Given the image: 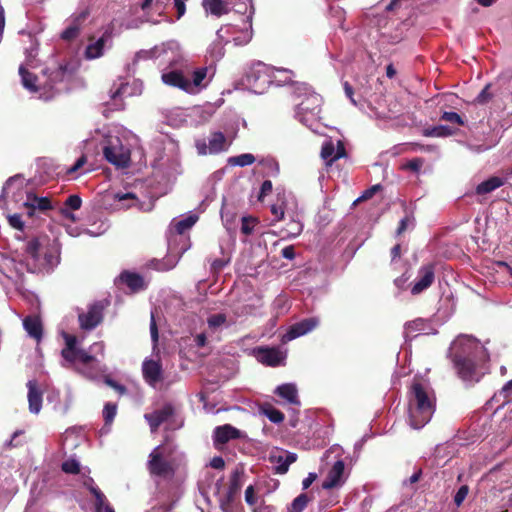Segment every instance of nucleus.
<instances>
[{
  "mask_svg": "<svg viewBox=\"0 0 512 512\" xmlns=\"http://www.w3.org/2000/svg\"><path fill=\"white\" fill-rule=\"evenodd\" d=\"M335 146L332 141H327L323 144L321 149V157L327 160L328 164H332L334 161L331 158L335 155Z\"/></svg>",
  "mask_w": 512,
  "mask_h": 512,
  "instance_id": "nucleus-44",
  "label": "nucleus"
},
{
  "mask_svg": "<svg viewBox=\"0 0 512 512\" xmlns=\"http://www.w3.org/2000/svg\"><path fill=\"white\" fill-rule=\"evenodd\" d=\"M454 367L463 380L471 379L475 372V362L470 356L455 354L453 358Z\"/></svg>",
  "mask_w": 512,
  "mask_h": 512,
  "instance_id": "nucleus-18",
  "label": "nucleus"
},
{
  "mask_svg": "<svg viewBox=\"0 0 512 512\" xmlns=\"http://www.w3.org/2000/svg\"><path fill=\"white\" fill-rule=\"evenodd\" d=\"M410 416L414 428H421L428 423L435 411V397L428 387L414 380L409 390Z\"/></svg>",
  "mask_w": 512,
  "mask_h": 512,
  "instance_id": "nucleus-1",
  "label": "nucleus"
},
{
  "mask_svg": "<svg viewBox=\"0 0 512 512\" xmlns=\"http://www.w3.org/2000/svg\"><path fill=\"white\" fill-rule=\"evenodd\" d=\"M402 40V38L399 37L398 34H382L381 39L378 41L380 45V50L388 52L386 49V44H396L399 43Z\"/></svg>",
  "mask_w": 512,
  "mask_h": 512,
  "instance_id": "nucleus-45",
  "label": "nucleus"
},
{
  "mask_svg": "<svg viewBox=\"0 0 512 512\" xmlns=\"http://www.w3.org/2000/svg\"><path fill=\"white\" fill-rule=\"evenodd\" d=\"M255 353L260 363L271 367L279 366L285 359V354L277 347H258Z\"/></svg>",
  "mask_w": 512,
  "mask_h": 512,
  "instance_id": "nucleus-10",
  "label": "nucleus"
},
{
  "mask_svg": "<svg viewBox=\"0 0 512 512\" xmlns=\"http://www.w3.org/2000/svg\"><path fill=\"white\" fill-rule=\"evenodd\" d=\"M425 328V320L422 319V318H417L415 320H412V321H409L405 324V337L406 338H412V337H415L416 332H420L422 330H424Z\"/></svg>",
  "mask_w": 512,
  "mask_h": 512,
  "instance_id": "nucleus-36",
  "label": "nucleus"
},
{
  "mask_svg": "<svg viewBox=\"0 0 512 512\" xmlns=\"http://www.w3.org/2000/svg\"><path fill=\"white\" fill-rule=\"evenodd\" d=\"M142 374L147 384L156 387L163 380L162 364L153 359H145L142 363Z\"/></svg>",
  "mask_w": 512,
  "mask_h": 512,
  "instance_id": "nucleus-11",
  "label": "nucleus"
},
{
  "mask_svg": "<svg viewBox=\"0 0 512 512\" xmlns=\"http://www.w3.org/2000/svg\"><path fill=\"white\" fill-rule=\"evenodd\" d=\"M469 492V487L467 485H462L456 492L454 496V503L459 507L464 502Z\"/></svg>",
  "mask_w": 512,
  "mask_h": 512,
  "instance_id": "nucleus-53",
  "label": "nucleus"
},
{
  "mask_svg": "<svg viewBox=\"0 0 512 512\" xmlns=\"http://www.w3.org/2000/svg\"><path fill=\"white\" fill-rule=\"evenodd\" d=\"M245 501L249 505H254L256 502L255 491L252 485L248 486L245 490Z\"/></svg>",
  "mask_w": 512,
  "mask_h": 512,
  "instance_id": "nucleus-63",
  "label": "nucleus"
},
{
  "mask_svg": "<svg viewBox=\"0 0 512 512\" xmlns=\"http://www.w3.org/2000/svg\"><path fill=\"white\" fill-rule=\"evenodd\" d=\"M28 388V402L29 410L31 413L37 414L40 412L42 407V392L38 388V384L35 380H29L27 383Z\"/></svg>",
  "mask_w": 512,
  "mask_h": 512,
  "instance_id": "nucleus-21",
  "label": "nucleus"
},
{
  "mask_svg": "<svg viewBox=\"0 0 512 512\" xmlns=\"http://www.w3.org/2000/svg\"><path fill=\"white\" fill-rule=\"evenodd\" d=\"M75 72L76 66L70 62L61 63L53 69H47L46 74L50 88H53L58 83L71 81Z\"/></svg>",
  "mask_w": 512,
  "mask_h": 512,
  "instance_id": "nucleus-8",
  "label": "nucleus"
},
{
  "mask_svg": "<svg viewBox=\"0 0 512 512\" xmlns=\"http://www.w3.org/2000/svg\"><path fill=\"white\" fill-rule=\"evenodd\" d=\"M312 500L313 496L308 493H301L288 506L287 512H303Z\"/></svg>",
  "mask_w": 512,
  "mask_h": 512,
  "instance_id": "nucleus-31",
  "label": "nucleus"
},
{
  "mask_svg": "<svg viewBox=\"0 0 512 512\" xmlns=\"http://www.w3.org/2000/svg\"><path fill=\"white\" fill-rule=\"evenodd\" d=\"M274 71L289 74L290 76L286 77L285 81H291V76H293L292 70L272 67L260 61L253 63L249 68V71L246 74V81L255 89L259 88L267 83H270V79Z\"/></svg>",
  "mask_w": 512,
  "mask_h": 512,
  "instance_id": "nucleus-4",
  "label": "nucleus"
},
{
  "mask_svg": "<svg viewBox=\"0 0 512 512\" xmlns=\"http://www.w3.org/2000/svg\"><path fill=\"white\" fill-rule=\"evenodd\" d=\"M435 280V266L426 264L418 271V277L411 288L412 295H418L428 289Z\"/></svg>",
  "mask_w": 512,
  "mask_h": 512,
  "instance_id": "nucleus-9",
  "label": "nucleus"
},
{
  "mask_svg": "<svg viewBox=\"0 0 512 512\" xmlns=\"http://www.w3.org/2000/svg\"><path fill=\"white\" fill-rule=\"evenodd\" d=\"M303 231V224L299 220L291 219L286 227L282 229V233L289 238H295Z\"/></svg>",
  "mask_w": 512,
  "mask_h": 512,
  "instance_id": "nucleus-37",
  "label": "nucleus"
},
{
  "mask_svg": "<svg viewBox=\"0 0 512 512\" xmlns=\"http://www.w3.org/2000/svg\"><path fill=\"white\" fill-rule=\"evenodd\" d=\"M147 469L152 477L163 480H171L176 472L173 463L164 458L161 446H157L149 454Z\"/></svg>",
  "mask_w": 512,
  "mask_h": 512,
  "instance_id": "nucleus-5",
  "label": "nucleus"
},
{
  "mask_svg": "<svg viewBox=\"0 0 512 512\" xmlns=\"http://www.w3.org/2000/svg\"><path fill=\"white\" fill-rule=\"evenodd\" d=\"M87 162V157L85 155H82L81 157H79L76 162L71 166L69 167L67 170H66V174L67 175H73L74 173H76L80 168H82Z\"/></svg>",
  "mask_w": 512,
  "mask_h": 512,
  "instance_id": "nucleus-56",
  "label": "nucleus"
},
{
  "mask_svg": "<svg viewBox=\"0 0 512 512\" xmlns=\"http://www.w3.org/2000/svg\"><path fill=\"white\" fill-rule=\"evenodd\" d=\"M206 76H207V68L206 67H201V68L196 69L192 75V82H191L192 88L201 86V84H202L203 80L206 78Z\"/></svg>",
  "mask_w": 512,
  "mask_h": 512,
  "instance_id": "nucleus-49",
  "label": "nucleus"
},
{
  "mask_svg": "<svg viewBox=\"0 0 512 512\" xmlns=\"http://www.w3.org/2000/svg\"><path fill=\"white\" fill-rule=\"evenodd\" d=\"M144 418L150 426L151 432H156L160 425L166 424L165 429L175 431L183 427L184 418L177 413L172 403H165L160 409L146 413Z\"/></svg>",
  "mask_w": 512,
  "mask_h": 512,
  "instance_id": "nucleus-3",
  "label": "nucleus"
},
{
  "mask_svg": "<svg viewBox=\"0 0 512 512\" xmlns=\"http://www.w3.org/2000/svg\"><path fill=\"white\" fill-rule=\"evenodd\" d=\"M242 432L230 424L218 426L214 430V444H226L230 440L240 439Z\"/></svg>",
  "mask_w": 512,
  "mask_h": 512,
  "instance_id": "nucleus-19",
  "label": "nucleus"
},
{
  "mask_svg": "<svg viewBox=\"0 0 512 512\" xmlns=\"http://www.w3.org/2000/svg\"><path fill=\"white\" fill-rule=\"evenodd\" d=\"M252 39V34H240L233 39L235 46H243L248 44Z\"/></svg>",
  "mask_w": 512,
  "mask_h": 512,
  "instance_id": "nucleus-62",
  "label": "nucleus"
},
{
  "mask_svg": "<svg viewBox=\"0 0 512 512\" xmlns=\"http://www.w3.org/2000/svg\"><path fill=\"white\" fill-rule=\"evenodd\" d=\"M90 12L84 9L72 17L71 23L65 28L63 32H79L83 28V24L87 21Z\"/></svg>",
  "mask_w": 512,
  "mask_h": 512,
  "instance_id": "nucleus-30",
  "label": "nucleus"
},
{
  "mask_svg": "<svg viewBox=\"0 0 512 512\" xmlns=\"http://www.w3.org/2000/svg\"><path fill=\"white\" fill-rule=\"evenodd\" d=\"M227 43H228V41H224V38L222 35L217 34L216 39L212 42V44L210 45L209 50H208L210 53V56L215 60L222 58L225 53L224 46Z\"/></svg>",
  "mask_w": 512,
  "mask_h": 512,
  "instance_id": "nucleus-34",
  "label": "nucleus"
},
{
  "mask_svg": "<svg viewBox=\"0 0 512 512\" xmlns=\"http://www.w3.org/2000/svg\"><path fill=\"white\" fill-rule=\"evenodd\" d=\"M65 347L61 351L63 359L71 364L79 362L83 368L77 367V371L86 377H92L96 358L85 350L77 348V338L74 335L64 334Z\"/></svg>",
  "mask_w": 512,
  "mask_h": 512,
  "instance_id": "nucleus-2",
  "label": "nucleus"
},
{
  "mask_svg": "<svg viewBox=\"0 0 512 512\" xmlns=\"http://www.w3.org/2000/svg\"><path fill=\"white\" fill-rule=\"evenodd\" d=\"M259 411L275 424L282 423L285 419V415L268 402L262 403L259 407Z\"/></svg>",
  "mask_w": 512,
  "mask_h": 512,
  "instance_id": "nucleus-28",
  "label": "nucleus"
},
{
  "mask_svg": "<svg viewBox=\"0 0 512 512\" xmlns=\"http://www.w3.org/2000/svg\"><path fill=\"white\" fill-rule=\"evenodd\" d=\"M127 84H120L119 87L112 92L111 99L113 101V106H115L116 109H121L123 107V100L121 98L122 94L126 91Z\"/></svg>",
  "mask_w": 512,
  "mask_h": 512,
  "instance_id": "nucleus-42",
  "label": "nucleus"
},
{
  "mask_svg": "<svg viewBox=\"0 0 512 512\" xmlns=\"http://www.w3.org/2000/svg\"><path fill=\"white\" fill-rule=\"evenodd\" d=\"M345 470V464L343 460H338L334 463L325 480L322 483V488L329 490L335 487H339L343 484V474Z\"/></svg>",
  "mask_w": 512,
  "mask_h": 512,
  "instance_id": "nucleus-16",
  "label": "nucleus"
},
{
  "mask_svg": "<svg viewBox=\"0 0 512 512\" xmlns=\"http://www.w3.org/2000/svg\"><path fill=\"white\" fill-rule=\"evenodd\" d=\"M117 414V405L115 403L108 402L105 404L103 409V418L105 426H110L114 421Z\"/></svg>",
  "mask_w": 512,
  "mask_h": 512,
  "instance_id": "nucleus-40",
  "label": "nucleus"
},
{
  "mask_svg": "<svg viewBox=\"0 0 512 512\" xmlns=\"http://www.w3.org/2000/svg\"><path fill=\"white\" fill-rule=\"evenodd\" d=\"M281 255L283 258L288 259V260L294 259L295 258L294 246L289 245V246L284 247L281 251Z\"/></svg>",
  "mask_w": 512,
  "mask_h": 512,
  "instance_id": "nucleus-64",
  "label": "nucleus"
},
{
  "mask_svg": "<svg viewBox=\"0 0 512 512\" xmlns=\"http://www.w3.org/2000/svg\"><path fill=\"white\" fill-rule=\"evenodd\" d=\"M82 206V199L77 194H72L63 203V206L59 209V213L68 220L75 221L73 211L79 210Z\"/></svg>",
  "mask_w": 512,
  "mask_h": 512,
  "instance_id": "nucleus-23",
  "label": "nucleus"
},
{
  "mask_svg": "<svg viewBox=\"0 0 512 512\" xmlns=\"http://www.w3.org/2000/svg\"><path fill=\"white\" fill-rule=\"evenodd\" d=\"M319 324V320L316 317L305 318L292 326H290L287 333L283 336L284 341H291L295 338L303 336L312 330H314Z\"/></svg>",
  "mask_w": 512,
  "mask_h": 512,
  "instance_id": "nucleus-12",
  "label": "nucleus"
},
{
  "mask_svg": "<svg viewBox=\"0 0 512 512\" xmlns=\"http://www.w3.org/2000/svg\"><path fill=\"white\" fill-rule=\"evenodd\" d=\"M62 471L67 474H78L80 472V464L75 459H69L62 463Z\"/></svg>",
  "mask_w": 512,
  "mask_h": 512,
  "instance_id": "nucleus-46",
  "label": "nucleus"
},
{
  "mask_svg": "<svg viewBox=\"0 0 512 512\" xmlns=\"http://www.w3.org/2000/svg\"><path fill=\"white\" fill-rule=\"evenodd\" d=\"M256 223V219L253 217H243L242 218V225H241V232L245 235H250L253 232L254 225Z\"/></svg>",
  "mask_w": 512,
  "mask_h": 512,
  "instance_id": "nucleus-51",
  "label": "nucleus"
},
{
  "mask_svg": "<svg viewBox=\"0 0 512 512\" xmlns=\"http://www.w3.org/2000/svg\"><path fill=\"white\" fill-rule=\"evenodd\" d=\"M242 475H243V472L239 471L237 469L230 476L229 486H228V490H227L226 495H225V499L221 500V504H220V507H221V509L224 512H228V506L230 505L231 502H233L236 494L241 489V486H242V483H241Z\"/></svg>",
  "mask_w": 512,
  "mask_h": 512,
  "instance_id": "nucleus-17",
  "label": "nucleus"
},
{
  "mask_svg": "<svg viewBox=\"0 0 512 512\" xmlns=\"http://www.w3.org/2000/svg\"><path fill=\"white\" fill-rule=\"evenodd\" d=\"M503 183L504 182H503L502 178L493 176V177H490L489 179L481 182L476 187V192L479 195L487 194V193H490V192L494 191L495 189L501 187L503 185Z\"/></svg>",
  "mask_w": 512,
  "mask_h": 512,
  "instance_id": "nucleus-29",
  "label": "nucleus"
},
{
  "mask_svg": "<svg viewBox=\"0 0 512 512\" xmlns=\"http://www.w3.org/2000/svg\"><path fill=\"white\" fill-rule=\"evenodd\" d=\"M24 207L27 209L28 217H33L35 211L45 213L54 209V205L49 197H39L34 193H28Z\"/></svg>",
  "mask_w": 512,
  "mask_h": 512,
  "instance_id": "nucleus-14",
  "label": "nucleus"
},
{
  "mask_svg": "<svg viewBox=\"0 0 512 512\" xmlns=\"http://www.w3.org/2000/svg\"><path fill=\"white\" fill-rule=\"evenodd\" d=\"M7 220L12 228L17 229L19 231L24 230V222L22 221V217L20 214L15 213L12 215H8Z\"/></svg>",
  "mask_w": 512,
  "mask_h": 512,
  "instance_id": "nucleus-50",
  "label": "nucleus"
},
{
  "mask_svg": "<svg viewBox=\"0 0 512 512\" xmlns=\"http://www.w3.org/2000/svg\"><path fill=\"white\" fill-rule=\"evenodd\" d=\"M335 151V155L331 158L332 161H337L340 158L346 157V149L342 141L337 142V147L335 148Z\"/></svg>",
  "mask_w": 512,
  "mask_h": 512,
  "instance_id": "nucleus-61",
  "label": "nucleus"
},
{
  "mask_svg": "<svg viewBox=\"0 0 512 512\" xmlns=\"http://www.w3.org/2000/svg\"><path fill=\"white\" fill-rule=\"evenodd\" d=\"M291 89H292L291 93L295 99L300 98V97L304 98V97H306L307 94L311 93L309 91L308 86L304 83H298V82L293 83Z\"/></svg>",
  "mask_w": 512,
  "mask_h": 512,
  "instance_id": "nucleus-48",
  "label": "nucleus"
},
{
  "mask_svg": "<svg viewBox=\"0 0 512 512\" xmlns=\"http://www.w3.org/2000/svg\"><path fill=\"white\" fill-rule=\"evenodd\" d=\"M456 132L457 129L455 128L446 125H439L426 129L424 135L429 137H449L455 135Z\"/></svg>",
  "mask_w": 512,
  "mask_h": 512,
  "instance_id": "nucleus-33",
  "label": "nucleus"
},
{
  "mask_svg": "<svg viewBox=\"0 0 512 512\" xmlns=\"http://www.w3.org/2000/svg\"><path fill=\"white\" fill-rule=\"evenodd\" d=\"M272 188H273V185L270 180L263 181L261 188H260L259 195H258V200L263 201V198L271 193Z\"/></svg>",
  "mask_w": 512,
  "mask_h": 512,
  "instance_id": "nucleus-58",
  "label": "nucleus"
},
{
  "mask_svg": "<svg viewBox=\"0 0 512 512\" xmlns=\"http://www.w3.org/2000/svg\"><path fill=\"white\" fill-rule=\"evenodd\" d=\"M41 243L37 237L30 239L26 243L25 251L34 260H38L40 255Z\"/></svg>",
  "mask_w": 512,
  "mask_h": 512,
  "instance_id": "nucleus-39",
  "label": "nucleus"
},
{
  "mask_svg": "<svg viewBox=\"0 0 512 512\" xmlns=\"http://www.w3.org/2000/svg\"><path fill=\"white\" fill-rule=\"evenodd\" d=\"M226 138L222 132H214L209 139L210 153H219L224 150Z\"/></svg>",
  "mask_w": 512,
  "mask_h": 512,
  "instance_id": "nucleus-35",
  "label": "nucleus"
},
{
  "mask_svg": "<svg viewBox=\"0 0 512 512\" xmlns=\"http://www.w3.org/2000/svg\"><path fill=\"white\" fill-rule=\"evenodd\" d=\"M162 81L170 86L180 88L186 92L192 91V84L182 72L178 70L168 71L162 74Z\"/></svg>",
  "mask_w": 512,
  "mask_h": 512,
  "instance_id": "nucleus-20",
  "label": "nucleus"
},
{
  "mask_svg": "<svg viewBox=\"0 0 512 512\" xmlns=\"http://www.w3.org/2000/svg\"><path fill=\"white\" fill-rule=\"evenodd\" d=\"M275 394H277L279 397L285 399L287 402L291 404L299 403L297 389L294 384L287 383L278 386L275 390Z\"/></svg>",
  "mask_w": 512,
  "mask_h": 512,
  "instance_id": "nucleus-26",
  "label": "nucleus"
},
{
  "mask_svg": "<svg viewBox=\"0 0 512 512\" xmlns=\"http://www.w3.org/2000/svg\"><path fill=\"white\" fill-rule=\"evenodd\" d=\"M19 75L21 76L22 84L25 88L33 92L37 91L36 75L30 73L24 65L19 67Z\"/></svg>",
  "mask_w": 512,
  "mask_h": 512,
  "instance_id": "nucleus-32",
  "label": "nucleus"
},
{
  "mask_svg": "<svg viewBox=\"0 0 512 512\" xmlns=\"http://www.w3.org/2000/svg\"><path fill=\"white\" fill-rule=\"evenodd\" d=\"M187 0H173L174 8L176 9L177 19L181 18L186 11Z\"/></svg>",
  "mask_w": 512,
  "mask_h": 512,
  "instance_id": "nucleus-60",
  "label": "nucleus"
},
{
  "mask_svg": "<svg viewBox=\"0 0 512 512\" xmlns=\"http://www.w3.org/2000/svg\"><path fill=\"white\" fill-rule=\"evenodd\" d=\"M80 327L84 330H92L99 325L103 319V307L96 303L89 307L86 313L79 314Z\"/></svg>",
  "mask_w": 512,
  "mask_h": 512,
  "instance_id": "nucleus-13",
  "label": "nucleus"
},
{
  "mask_svg": "<svg viewBox=\"0 0 512 512\" xmlns=\"http://www.w3.org/2000/svg\"><path fill=\"white\" fill-rule=\"evenodd\" d=\"M90 43L87 45L85 50V56L87 59H95L102 55L103 48L105 45V34L102 37L94 41V38L89 39Z\"/></svg>",
  "mask_w": 512,
  "mask_h": 512,
  "instance_id": "nucleus-27",
  "label": "nucleus"
},
{
  "mask_svg": "<svg viewBox=\"0 0 512 512\" xmlns=\"http://www.w3.org/2000/svg\"><path fill=\"white\" fill-rule=\"evenodd\" d=\"M228 4L233 5L236 12L246 13L251 0H227V2L223 0H203L205 11L218 17L228 13ZM250 6L252 7V5Z\"/></svg>",
  "mask_w": 512,
  "mask_h": 512,
  "instance_id": "nucleus-7",
  "label": "nucleus"
},
{
  "mask_svg": "<svg viewBox=\"0 0 512 512\" xmlns=\"http://www.w3.org/2000/svg\"><path fill=\"white\" fill-rule=\"evenodd\" d=\"M23 326L29 336L40 341L43 335V327L38 317L28 316L23 321Z\"/></svg>",
  "mask_w": 512,
  "mask_h": 512,
  "instance_id": "nucleus-24",
  "label": "nucleus"
},
{
  "mask_svg": "<svg viewBox=\"0 0 512 512\" xmlns=\"http://www.w3.org/2000/svg\"><path fill=\"white\" fill-rule=\"evenodd\" d=\"M321 98L315 93H309L303 100L296 104L297 115H317L321 111Z\"/></svg>",
  "mask_w": 512,
  "mask_h": 512,
  "instance_id": "nucleus-15",
  "label": "nucleus"
},
{
  "mask_svg": "<svg viewBox=\"0 0 512 512\" xmlns=\"http://www.w3.org/2000/svg\"><path fill=\"white\" fill-rule=\"evenodd\" d=\"M491 84H487L482 91L477 95L474 102L476 104L485 105L488 104L494 97L493 93L490 92Z\"/></svg>",
  "mask_w": 512,
  "mask_h": 512,
  "instance_id": "nucleus-43",
  "label": "nucleus"
},
{
  "mask_svg": "<svg viewBox=\"0 0 512 512\" xmlns=\"http://www.w3.org/2000/svg\"><path fill=\"white\" fill-rule=\"evenodd\" d=\"M150 334H151V339H152L153 343L157 344L158 339H159V334H158L157 323H156L153 313L151 314V320H150Z\"/></svg>",
  "mask_w": 512,
  "mask_h": 512,
  "instance_id": "nucleus-59",
  "label": "nucleus"
},
{
  "mask_svg": "<svg viewBox=\"0 0 512 512\" xmlns=\"http://www.w3.org/2000/svg\"><path fill=\"white\" fill-rule=\"evenodd\" d=\"M207 322L210 328H217L226 322V316L222 313L213 314L208 318Z\"/></svg>",
  "mask_w": 512,
  "mask_h": 512,
  "instance_id": "nucleus-52",
  "label": "nucleus"
},
{
  "mask_svg": "<svg viewBox=\"0 0 512 512\" xmlns=\"http://www.w3.org/2000/svg\"><path fill=\"white\" fill-rule=\"evenodd\" d=\"M119 282L125 284L131 292H138L145 288L143 277L138 273L130 271H123L119 275Z\"/></svg>",
  "mask_w": 512,
  "mask_h": 512,
  "instance_id": "nucleus-22",
  "label": "nucleus"
},
{
  "mask_svg": "<svg viewBox=\"0 0 512 512\" xmlns=\"http://www.w3.org/2000/svg\"><path fill=\"white\" fill-rule=\"evenodd\" d=\"M197 221V216L190 215L175 224V230L178 234H183L190 229Z\"/></svg>",
  "mask_w": 512,
  "mask_h": 512,
  "instance_id": "nucleus-41",
  "label": "nucleus"
},
{
  "mask_svg": "<svg viewBox=\"0 0 512 512\" xmlns=\"http://www.w3.org/2000/svg\"><path fill=\"white\" fill-rule=\"evenodd\" d=\"M103 156L118 168H126L130 163V151L122 145L119 138L107 142L103 147Z\"/></svg>",
  "mask_w": 512,
  "mask_h": 512,
  "instance_id": "nucleus-6",
  "label": "nucleus"
},
{
  "mask_svg": "<svg viewBox=\"0 0 512 512\" xmlns=\"http://www.w3.org/2000/svg\"><path fill=\"white\" fill-rule=\"evenodd\" d=\"M440 119L446 122L455 123L459 126L465 125V121L463 120V118L456 112L445 111L441 115Z\"/></svg>",
  "mask_w": 512,
  "mask_h": 512,
  "instance_id": "nucleus-47",
  "label": "nucleus"
},
{
  "mask_svg": "<svg viewBox=\"0 0 512 512\" xmlns=\"http://www.w3.org/2000/svg\"><path fill=\"white\" fill-rule=\"evenodd\" d=\"M423 163L424 160L422 158H413L403 165V169L418 172L421 169Z\"/></svg>",
  "mask_w": 512,
  "mask_h": 512,
  "instance_id": "nucleus-55",
  "label": "nucleus"
},
{
  "mask_svg": "<svg viewBox=\"0 0 512 512\" xmlns=\"http://www.w3.org/2000/svg\"><path fill=\"white\" fill-rule=\"evenodd\" d=\"M271 213L274 216L276 221H281L284 219V207L283 202L281 204H273L271 206Z\"/></svg>",
  "mask_w": 512,
  "mask_h": 512,
  "instance_id": "nucleus-57",
  "label": "nucleus"
},
{
  "mask_svg": "<svg viewBox=\"0 0 512 512\" xmlns=\"http://www.w3.org/2000/svg\"><path fill=\"white\" fill-rule=\"evenodd\" d=\"M90 492L95 496V499H96V503H95V506H96V510L97 512H100V510L102 509V507L104 506V502H105V496L104 494L96 487H91L90 488Z\"/></svg>",
  "mask_w": 512,
  "mask_h": 512,
  "instance_id": "nucleus-54",
  "label": "nucleus"
},
{
  "mask_svg": "<svg viewBox=\"0 0 512 512\" xmlns=\"http://www.w3.org/2000/svg\"><path fill=\"white\" fill-rule=\"evenodd\" d=\"M271 462L277 463L275 468L276 473L285 474L287 473L289 466L297 460L295 453L286 452L285 455L271 456Z\"/></svg>",
  "mask_w": 512,
  "mask_h": 512,
  "instance_id": "nucleus-25",
  "label": "nucleus"
},
{
  "mask_svg": "<svg viewBox=\"0 0 512 512\" xmlns=\"http://www.w3.org/2000/svg\"><path fill=\"white\" fill-rule=\"evenodd\" d=\"M228 162L234 166L244 167L253 164L255 162V157L250 153H244L238 156L230 157Z\"/></svg>",
  "mask_w": 512,
  "mask_h": 512,
  "instance_id": "nucleus-38",
  "label": "nucleus"
}]
</instances>
